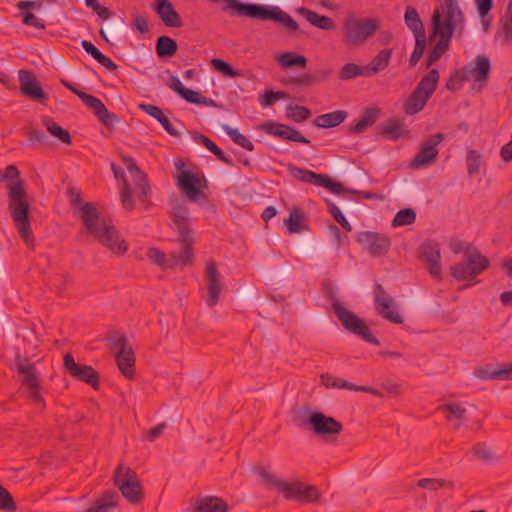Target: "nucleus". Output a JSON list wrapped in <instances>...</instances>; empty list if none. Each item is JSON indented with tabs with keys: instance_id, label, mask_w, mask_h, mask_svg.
<instances>
[{
	"instance_id": "nucleus-1",
	"label": "nucleus",
	"mask_w": 512,
	"mask_h": 512,
	"mask_svg": "<svg viewBox=\"0 0 512 512\" xmlns=\"http://www.w3.org/2000/svg\"><path fill=\"white\" fill-rule=\"evenodd\" d=\"M169 204L172 228L178 233L179 241L182 244L181 250L179 254L172 252L170 258H167L158 248L152 247L148 249L147 256L163 268L191 265L194 261L193 244L195 238L189 223V209L177 198L171 199Z\"/></svg>"
},
{
	"instance_id": "nucleus-2",
	"label": "nucleus",
	"mask_w": 512,
	"mask_h": 512,
	"mask_svg": "<svg viewBox=\"0 0 512 512\" xmlns=\"http://www.w3.org/2000/svg\"><path fill=\"white\" fill-rule=\"evenodd\" d=\"M80 212L83 227L89 235L118 256L127 252L128 245L126 241L121 237L110 219L100 217L95 203H84Z\"/></svg>"
},
{
	"instance_id": "nucleus-3",
	"label": "nucleus",
	"mask_w": 512,
	"mask_h": 512,
	"mask_svg": "<svg viewBox=\"0 0 512 512\" xmlns=\"http://www.w3.org/2000/svg\"><path fill=\"white\" fill-rule=\"evenodd\" d=\"M4 179H16L8 186V208L14 220L18 233L27 245L33 244L32 229L29 221V203L24 181L19 179V170L15 165H8L5 173L1 174Z\"/></svg>"
},
{
	"instance_id": "nucleus-4",
	"label": "nucleus",
	"mask_w": 512,
	"mask_h": 512,
	"mask_svg": "<svg viewBox=\"0 0 512 512\" xmlns=\"http://www.w3.org/2000/svg\"><path fill=\"white\" fill-rule=\"evenodd\" d=\"M121 158L126 169L130 173L135 186L134 190H132L130 183L124 177L123 170L115 164H112L111 168L115 178L123 180V186L120 192L123 207L128 211H132L134 209L135 205L132 200V195L134 194L138 201L143 205L144 209L150 208L152 205L150 201L151 187L146 174L139 169L132 157L122 155Z\"/></svg>"
},
{
	"instance_id": "nucleus-5",
	"label": "nucleus",
	"mask_w": 512,
	"mask_h": 512,
	"mask_svg": "<svg viewBox=\"0 0 512 512\" xmlns=\"http://www.w3.org/2000/svg\"><path fill=\"white\" fill-rule=\"evenodd\" d=\"M255 473L262 478L268 488L277 490L286 500L309 504L316 503L320 499L321 494L314 485L306 484L298 479H281L264 467H258Z\"/></svg>"
},
{
	"instance_id": "nucleus-6",
	"label": "nucleus",
	"mask_w": 512,
	"mask_h": 512,
	"mask_svg": "<svg viewBox=\"0 0 512 512\" xmlns=\"http://www.w3.org/2000/svg\"><path fill=\"white\" fill-rule=\"evenodd\" d=\"M465 28V17L457 0H440L431 17L430 40L436 36L452 38L455 32L461 34Z\"/></svg>"
},
{
	"instance_id": "nucleus-7",
	"label": "nucleus",
	"mask_w": 512,
	"mask_h": 512,
	"mask_svg": "<svg viewBox=\"0 0 512 512\" xmlns=\"http://www.w3.org/2000/svg\"><path fill=\"white\" fill-rule=\"evenodd\" d=\"M378 18L348 17L341 26L343 42L351 47L363 46L380 28Z\"/></svg>"
},
{
	"instance_id": "nucleus-8",
	"label": "nucleus",
	"mask_w": 512,
	"mask_h": 512,
	"mask_svg": "<svg viewBox=\"0 0 512 512\" xmlns=\"http://www.w3.org/2000/svg\"><path fill=\"white\" fill-rule=\"evenodd\" d=\"M15 365L17 373L22 376L21 388L26 398L44 407L45 402L42 396L40 376L35 365L30 363L28 359L21 357L16 359Z\"/></svg>"
},
{
	"instance_id": "nucleus-9",
	"label": "nucleus",
	"mask_w": 512,
	"mask_h": 512,
	"mask_svg": "<svg viewBox=\"0 0 512 512\" xmlns=\"http://www.w3.org/2000/svg\"><path fill=\"white\" fill-rule=\"evenodd\" d=\"M107 341L122 374L127 379H133L135 376L136 358L127 337L123 334L114 333L108 337Z\"/></svg>"
},
{
	"instance_id": "nucleus-10",
	"label": "nucleus",
	"mask_w": 512,
	"mask_h": 512,
	"mask_svg": "<svg viewBox=\"0 0 512 512\" xmlns=\"http://www.w3.org/2000/svg\"><path fill=\"white\" fill-rule=\"evenodd\" d=\"M332 310L347 331L370 344L380 345L379 340L371 333L366 323L356 314L345 308L339 301L335 300L332 303Z\"/></svg>"
},
{
	"instance_id": "nucleus-11",
	"label": "nucleus",
	"mask_w": 512,
	"mask_h": 512,
	"mask_svg": "<svg viewBox=\"0 0 512 512\" xmlns=\"http://www.w3.org/2000/svg\"><path fill=\"white\" fill-rule=\"evenodd\" d=\"M114 483L125 499L137 504L143 497L142 485L136 472L128 466L119 464L115 474Z\"/></svg>"
},
{
	"instance_id": "nucleus-12",
	"label": "nucleus",
	"mask_w": 512,
	"mask_h": 512,
	"mask_svg": "<svg viewBox=\"0 0 512 512\" xmlns=\"http://www.w3.org/2000/svg\"><path fill=\"white\" fill-rule=\"evenodd\" d=\"M488 266L487 257L475 250L469 253L463 262L454 264L450 268V274L457 281H469L486 270Z\"/></svg>"
},
{
	"instance_id": "nucleus-13",
	"label": "nucleus",
	"mask_w": 512,
	"mask_h": 512,
	"mask_svg": "<svg viewBox=\"0 0 512 512\" xmlns=\"http://www.w3.org/2000/svg\"><path fill=\"white\" fill-rule=\"evenodd\" d=\"M61 84L78 96L82 102L94 112L98 120L107 128L112 129L114 125L119 122V118L114 113H111L99 98L77 89L74 85L64 79H61Z\"/></svg>"
},
{
	"instance_id": "nucleus-14",
	"label": "nucleus",
	"mask_w": 512,
	"mask_h": 512,
	"mask_svg": "<svg viewBox=\"0 0 512 512\" xmlns=\"http://www.w3.org/2000/svg\"><path fill=\"white\" fill-rule=\"evenodd\" d=\"M287 170L289 173L297 180L304 182V183H310L314 184L319 187H324L328 189L330 192L334 194H341V193H348L350 192L349 189L344 188L343 185L340 182H336L332 180L328 175L326 174H317L313 171L300 168L293 163H289L287 165Z\"/></svg>"
},
{
	"instance_id": "nucleus-15",
	"label": "nucleus",
	"mask_w": 512,
	"mask_h": 512,
	"mask_svg": "<svg viewBox=\"0 0 512 512\" xmlns=\"http://www.w3.org/2000/svg\"><path fill=\"white\" fill-rule=\"evenodd\" d=\"M374 303L377 312L386 320L394 324H402L403 317L397 311V304L384 287L376 283L374 285Z\"/></svg>"
},
{
	"instance_id": "nucleus-16",
	"label": "nucleus",
	"mask_w": 512,
	"mask_h": 512,
	"mask_svg": "<svg viewBox=\"0 0 512 512\" xmlns=\"http://www.w3.org/2000/svg\"><path fill=\"white\" fill-rule=\"evenodd\" d=\"M63 365L65 371L73 378L91 385L95 390L99 389L100 376L92 366L76 363L69 353L64 355Z\"/></svg>"
},
{
	"instance_id": "nucleus-17",
	"label": "nucleus",
	"mask_w": 512,
	"mask_h": 512,
	"mask_svg": "<svg viewBox=\"0 0 512 512\" xmlns=\"http://www.w3.org/2000/svg\"><path fill=\"white\" fill-rule=\"evenodd\" d=\"M205 283L207 289L205 303L209 307H214L220 302V295L224 289V282L213 260L206 262Z\"/></svg>"
},
{
	"instance_id": "nucleus-18",
	"label": "nucleus",
	"mask_w": 512,
	"mask_h": 512,
	"mask_svg": "<svg viewBox=\"0 0 512 512\" xmlns=\"http://www.w3.org/2000/svg\"><path fill=\"white\" fill-rule=\"evenodd\" d=\"M357 242L372 257H381L388 253L391 239L385 235L372 231H362L357 235Z\"/></svg>"
},
{
	"instance_id": "nucleus-19",
	"label": "nucleus",
	"mask_w": 512,
	"mask_h": 512,
	"mask_svg": "<svg viewBox=\"0 0 512 512\" xmlns=\"http://www.w3.org/2000/svg\"><path fill=\"white\" fill-rule=\"evenodd\" d=\"M310 430L319 436L338 435L343 430L341 422L322 412H310L307 419Z\"/></svg>"
},
{
	"instance_id": "nucleus-20",
	"label": "nucleus",
	"mask_w": 512,
	"mask_h": 512,
	"mask_svg": "<svg viewBox=\"0 0 512 512\" xmlns=\"http://www.w3.org/2000/svg\"><path fill=\"white\" fill-rule=\"evenodd\" d=\"M443 139L444 135L442 133H435L430 136V138L423 143L420 151L411 160L410 168L419 169L434 163L439 153L437 146Z\"/></svg>"
},
{
	"instance_id": "nucleus-21",
	"label": "nucleus",
	"mask_w": 512,
	"mask_h": 512,
	"mask_svg": "<svg viewBox=\"0 0 512 512\" xmlns=\"http://www.w3.org/2000/svg\"><path fill=\"white\" fill-rule=\"evenodd\" d=\"M21 93L32 101L45 104L48 100L47 93L42 89L40 82L33 72L20 70L18 72Z\"/></svg>"
},
{
	"instance_id": "nucleus-22",
	"label": "nucleus",
	"mask_w": 512,
	"mask_h": 512,
	"mask_svg": "<svg viewBox=\"0 0 512 512\" xmlns=\"http://www.w3.org/2000/svg\"><path fill=\"white\" fill-rule=\"evenodd\" d=\"M261 130L266 134L273 135L284 140L299 142L307 145L311 143V141L303 136L300 131L285 124L269 121L261 125Z\"/></svg>"
},
{
	"instance_id": "nucleus-23",
	"label": "nucleus",
	"mask_w": 512,
	"mask_h": 512,
	"mask_svg": "<svg viewBox=\"0 0 512 512\" xmlns=\"http://www.w3.org/2000/svg\"><path fill=\"white\" fill-rule=\"evenodd\" d=\"M421 260L425 263L430 274L440 279L441 274V254L439 244L435 241H426L421 246Z\"/></svg>"
},
{
	"instance_id": "nucleus-24",
	"label": "nucleus",
	"mask_w": 512,
	"mask_h": 512,
	"mask_svg": "<svg viewBox=\"0 0 512 512\" xmlns=\"http://www.w3.org/2000/svg\"><path fill=\"white\" fill-rule=\"evenodd\" d=\"M177 185L180 190L192 201H196L199 195L204 197L200 191L201 179L191 171H182L177 177Z\"/></svg>"
},
{
	"instance_id": "nucleus-25",
	"label": "nucleus",
	"mask_w": 512,
	"mask_h": 512,
	"mask_svg": "<svg viewBox=\"0 0 512 512\" xmlns=\"http://www.w3.org/2000/svg\"><path fill=\"white\" fill-rule=\"evenodd\" d=\"M154 10L165 26L171 28L182 27L181 17L169 0H156Z\"/></svg>"
},
{
	"instance_id": "nucleus-26",
	"label": "nucleus",
	"mask_w": 512,
	"mask_h": 512,
	"mask_svg": "<svg viewBox=\"0 0 512 512\" xmlns=\"http://www.w3.org/2000/svg\"><path fill=\"white\" fill-rule=\"evenodd\" d=\"M379 133L388 140H398L409 134L404 122L398 118H390L377 127Z\"/></svg>"
},
{
	"instance_id": "nucleus-27",
	"label": "nucleus",
	"mask_w": 512,
	"mask_h": 512,
	"mask_svg": "<svg viewBox=\"0 0 512 512\" xmlns=\"http://www.w3.org/2000/svg\"><path fill=\"white\" fill-rule=\"evenodd\" d=\"M490 61L483 55H478L475 58V63L465 67L463 71L467 72L469 79L472 78L476 82L486 81L490 73Z\"/></svg>"
},
{
	"instance_id": "nucleus-28",
	"label": "nucleus",
	"mask_w": 512,
	"mask_h": 512,
	"mask_svg": "<svg viewBox=\"0 0 512 512\" xmlns=\"http://www.w3.org/2000/svg\"><path fill=\"white\" fill-rule=\"evenodd\" d=\"M297 13L303 16L311 25L321 30L330 31L334 30L336 27V24L332 18L325 15H320L308 8L300 7L297 9Z\"/></svg>"
},
{
	"instance_id": "nucleus-29",
	"label": "nucleus",
	"mask_w": 512,
	"mask_h": 512,
	"mask_svg": "<svg viewBox=\"0 0 512 512\" xmlns=\"http://www.w3.org/2000/svg\"><path fill=\"white\" fill-rule=\"evenodd\" d=\"M474 375L481 380L512 379V364L500 365L498 368L480 367L475 370Z\"/></svg>"
},
{
	"instance_id": "nucleus-30",
	"label": "nucleus",
	"mask_w": 512,
	"mask_h": 512,
	"mask_svg": "<svg viewBox=\"0 0 512 512\" xmlns=\"http://www.w3.org/2000/svg\"><path fill=\"white\" fill-rule=\"evenodd\" d=\"M139 109L156 119L169 135L174 137H178L180 135V133L171 124L169 118L159 107L151 104H139Z\"/></svg>"
},
{
	"instance_id": "nucleus-31",
	"label": "nucleus",
	"mask_w": 512,
	"mask_h": 512,
	"mask_svg": "<svg viewBox=\"0 0 512 512\" xmlns=\"http://www.w3.org/2000/svg\"><path fill=\"white\" fill-rule=\"evenodd\" d=\"M332 73H333V69H331V68L318 70L314 74L304 73L297 77H291L289 79V83L302 85V86H313L315 84H318L320 82L327 80Z\"/></svg>"
},
{
	"instance_id": "nucleus-32",
	"label": "nucleus",
	"mask_w": 512,
	"mask_h": 512,
	"mask_svg": "<svg viewBox=\"0 0 512 512\" xmlns=\"http://www.w3.org/2000/svg\"><path fill=\"white\" fill-rule=\"evenodd\" d=\"M391 56L392 49H382L376 56L373 57L370 63L365 66L366 77H372L379 71L387 68L389 66Z\"/></svg>"
},
{
	"instance_id": "nucleus-33",
	"label": "nucleus",
	"mask_w": 512,
	"mask_h": 512,
	"mask_svg": "<svg viewBox=\"0 0 512 512\" xmlns=\"http://www.w3.org/2000/svg\"><path fill=\"white\" fill-rule=\"evenodd\" d=\"M194 510L196 512H227V503L218 497L207 496L198 500Z\"/></svg>"
},
{
	"instance_id": "nucleus-34",
	"label": "nucleus",
	"mask_w": 512,
	"mask_h": 512,
	"mask_svg": "<svg viewBox=\"0 0 512 512\" xmlns=\"http://www.w3.org/2000/svg\"><path fill=\"white\" fill-rule=\"evenodd\" d=\"M347 117V112L337 110L317 116L313 120V125L320 128H332L340 125Z\"/></svg>"
},
{
	"instance_id": "nucleus-35",
	"label": "nucleus",
	"mask_w": 512,
	"mask_h": 512,
	"mask_svg": "<svg viewBox=\"0 0 512 512\" xmlns=\"http://www.w3.org/2000/svg\"><path fill=\"white\" fill-rule=\"evenodd\" d=\"M440 76L437 69L430 70L417 84L415 90L419 93L431 98L435 92Z\"/></svg>"
},
{
	"instance_id": "nucleus-36",
	"label": "nucleus",
	"mask_w": 512,
	"mask_h": 512,
	"mask_svg": "<svg viewBox=\"0 0 512 512\" xmlns=\"http://www.w3.org/2000/svg\"><path fill=\"white\" fill-rule=\"evenodd\" d=\"M380 116V109L367 108L363 115L351 126L350 131L355 134L363 133L367 128L372 126Z\"/></svg>"
},
{
	"instance_id": "nucleus-37",
	"label": "nucleus",
	"mask_w": 512,
	"mask_h": 512,
	"mask_svg": "<svg viewBox=\"0 0 512 512\" xmlns=\"http://www.w3.org/2000/svg\"><path fill=\"white\" fill-rule=\"evenodd\" d=\"M191 137L195 142L204 145L220 161L229 166L233 165V162L226 157L224 152L210 138L197 131L192 132Z\"/></svg>"
},
{
	"instance_id": "nucleus-38",
	"label": "nucleus",
	"mask_w": 512,
	"mask_h": 512,
	"mask_svg": "<svg viewBox=\"0 0 512 512\" xmlns=\"http://www.w3.org/2000/svg\"><path fill=\"white\" fill-rule=\"evenodd\" d=\"M404 21L407 27L412 31L415 36L426 35L423 22L417 12L412 6H407L404 14Z\"/></svg>"
},
{
	"instance_id": "nucleus-39",
	"label": "nucleus",
	"mask_w": 512,
	"mask_h": 512,
	"mask_svg": "<svg viewBox=\"0 0 512 512\" xmlns=\"http://www.w3.org/2000/svg\"><path fill=\"white\" fill-rule=\"evenodd\" d=\"M42 124L45 126L47 131L55 138H57L60 142L66 145L72 144V137L67 129L61 127L58 123H56L53 119L49 117H44L42 119Z\"/></svg>"
},
{
	"instance_id": "nucleus-40",
	"label": "nucleus",
	"mask_w": 512,
	"mask_h": 512,
	"mask_svg": "<svg viewBox=\"0 0 512 512\" xmlns=\"http://www.w3.org/2000/svg\"><path fill=\"white\" fill-rule=\"evenodd\" d=\"M155 49L159 58H170L177 53L178 44L169 36H160L156 40Z\"/></svg>"
},
{
	"instance_id": "nucleus-41",
	"label": "nucleus",
	"mask_w": 512,
	"mask_h": 512,
	"mask_svg": "<svg viewBox=\"0 0 512 512\" xmlns=\"http://www.w3.org/2000/svg\"><path fill=\"white\" fill-rule=\"evenodd\" d=\"M429 99L414 89L404 103L403 110L407 115L417 114L425 107Z\"/></svg>"
},
{
	"instance_id": "nucleus-42",
	"label": "nucleus",
	"mask_w": 512,
	"mask_h": 512,
	"mask_svg": "<svg viewBox=\"0 0 512 512\" xmlns=\"http://www.w3.org/2000/svg\"><path fill=\"white\" fill-rule=\"evenodd\" d=\"M81 46L89 55L109 71H115L117 69V65L110 58L105 56L92 42L83 40Z\"/></svg>"
},
{
	"instance_id": "nucleus-43",
	"label": "nucleus",
	"mask_w": 512,
	"mask_h": 512,
	"mask_svg": "<svg viewBox=\"0 0 512 512\" xmlns=\"http://www.w3.org/2000/svg\"><path fill=\"white\" fill-rule=\"evenodd\" d=\"M438 38V42L430 51L427 59H426V67L432 66L435 62H437L443 54H445L449 50L451 39L444 36H436Z\"/></svg>"
},
{
	"instance_id": "nucleus-44",
	"label": "nucleus",
	"mask_w": 512,
	"mask_h": 512,
	"mask_svg": "<svg viewBox=\"0 0 512 512\" xmlns=\"http://www.w3.org/2000/svg\"><path fill=\"white\" fill-rule=\"evenodd\" d=\"M475 4L481 19L483 31L488 32L493 22V17L490 14L493 7V0H475Z\"/></svg>"
},
{
	"instance_id": "nucleus-45",
	"label": "nucleus",
	"mask_w": 512,
	"mask_h": 512,
	"mask_svg": "<svg viewBox=\"0 0 512 512\" xmlns=\"http://www.w3.org/2000/svg\"><path fill=\"white\" fill-rule=\"evenodd\" d=\"M500 22L501 27L495 33L494 40L501 46H510L512 45V19L504 16Z\"/></svg>"
},
{
	"instance_id": "nucleus-46",
	"label": "nucleus",
	"mask_w": 512,
	"mask_h": 512,
	"mask_svg": "<svg viewBox=\"0 0 512 512\" xmlns=\"http://www.w3.org/2000/svg\"><path fill=\"white\" fill-rule=\"evenodd\" d=\"M440 409L445 413L448 421H457L455 428L458 429L465 418L466 409L460 403H448L441 406Z\"/></svg>"
},
{
	"instance_id": "nucleus-47",
	"label": "nucleus",
	"mask_w": 512,
	"mask_h": 512,
	"mask_svg": "<svg viewBox=\"0 0 512 512\" xmlns=\"http://www.w3.org/2000/svg\"><path fill=\"white\" fill-rule=\"evenodd\" d=\"M417 486L425 490L437 491L441 488L452 489L454 484L452 481L441 478H422L417 481Z\"/></svg>"
},
{
	"instance_id": "nucleus-48",
	"label": "nucleus",
	"mask_w": 512,
	"mask_h": 512,
	"mask_svg": "<svg viewBox=\"0 0 512 512\" xmlns=\"http://www.w3.org/2000/svg\"><path fill=\"white\" fill-rule=\"evenodd\" d=\"M179 96L192 104H199L207 107L217 106V103L213 99L201 96L198 92L186 87Z\"/></svg>"
},
{
	"instance_id": "nucleus-49",
	"label": "nucleus",
	"mask_w": 512,
	"mask_h": 512,
	"mask_svg": "<svg viewBox=\"0 0 512 512\" xmlns=\"http://www.w3.org/2000/svg\"><path fill=\"white\" fill-rule=\"evenodd\" d=\"M279 64L282 67L288 68L292 66H299L305 68L307 65V58L304 55H299L295 52H285L278 58Z\"/></svg>"
},
{
	"instance_id": "nucleus-50",
	"label": "nucleus",
	"mask_w": 512,
	"mask_h": 512,
	"mask_svg": "<svg viewBox=\"0 0 512 512\" xmlns=\"http://www.w3.org/2000/svg\"><path fill=\"white\" fill-rule=\"evenodd\" d=\"M223 129L227 135L242 148L248 151H252L254 149L253 142L243 135L238 129L232 128L229 125H224Z\"/></svg>"
},
{
	"instance_id": "nucleus-51",
	"label": "nucleus",
	"mask_w": 512,
	"mask_h": 512,
	"mask_svg": "<svg viewBox=\"0 0 512 512\" xmlns=\"http://www.w3.org/2000/svg\"><path fill=\"white\" fill-rule=\"evenodd\" d=\"M359 76L366 77V68L355 63H346L339 71L340 80H350Z\"/></svg>"
},
{
	"instance_id": "nucleus-52",
	"label": "nucleus",
	"mask_w": 512,
	"mask_h": 512,
	"mask_svg": "<svg viewBox=\"0 0 512 512\" xmlns=\"http://www.w3.org/2000/svg\"><path fill=\"white\" fill-rule=\"evenodd\" d=\"M416 220V211L413 208H404L397 212L392 220V227H400L413 224Z\"/></svg>"
},
{
	"instance_id": "nucleus-53",
	"label": "nucleus",
	"mask_w": 512,
	"mask_h": 512,
	"mask_svg": "<svg viewBox=\"0 0 512 512\" xmlns=\"http://www.w3.org/2000/svg\"><path fill=\"white\" fill-rule=\"evenodd\" d=\"M286 114L288 118L298 123L308 120L312 115L310 109L298 105H289L286 109Z\"/></svg>"
},
{
	"instance_id": "nucleus-54",
	"label": "nucleus",
	"mask_w": 512,
	"mask_h": 512,
	"mask_svg": "<svg viewBox=\"0 0 512 512\" xmlns=\"http://www.w3.org/2000/svg\"><path fill=\"white\" fill-rule=\"evenodd\" d=\"M211 66L226 77L235 78L243 75L240 70L234 69L229 63L219 58H213Z\"/></svg>"
},
{
	"instance_id": "nucleus-55",
	"label": "nucleus",
	"mask_w": 512,
	"mask_h": 512,
	"mask_svg": "<svg viewBox=\"0 0 512 512\" xmlns=\"http://www.w3.org/2000/svg\"><path fill=\"white\" fill-rule=\"evenodd\" d=\"M303 220V212L301 209L296 208L294 209L289 218L285 220V224L287 226V229L290 233H299L302 231V223Z\"/></svg>"
},
{
	"instance_id": "nucleus-56",
	"label": "nucleus",
	"mask_w": 512,
	"mask_h": 512,
	"mask_svg": "<svg viewBox=\"0 0 512 512\" xmlns=\"http://www.w3.org/2000/svg\"><path fill=\"white\" fill-rule=\"evenodd\" d=\"M325 202L327 204L328 211L333 216L334 220L338 222L345 231H352V226L346 220L345 216L343 215L339 207L336 206L331 200L326 199Z\"/></svg>"
},
{
	"instance_id": "nucleus-57",
	"label": "nucleus",
	"mask_w": 512,
	"mask_h": 512,
	"mask_svg": "<svg viewBox=\"0 0 512 512\" xmlns=\"http://www.w3.org/2000/svg\"><path fill=\"white\" fill-rule=\"evenodd\" d=\"M426 48V35L415 36V47L409 59V65L414 67L422 57Z\"/></svg>"
},
{
	"instance_id": "nucleus-58",
	"label": "nucleus",
	"mask_w": 512,
	"mask_h": 512,
	"mask_svg": "<svg viewBox=\"0 0 512 512\" xmlns=\"http://www.w3.org/2000/svg\"><path fill=\"white\" fill-rule=\"evenodd\" d=\"M467 80H469L467 72L463 71V69L459 70L448 78L446 88L452 92L457 91L461 89L463 83Z\"/></svg>"
},
{
	"instance_id": "nucleus-59",
	"label": "nucleus",
	"mask_w": 512,
	"mask_h": 512,
	"mask_svg": "<svg viewBox=\"0 0 512 512\" xmlns=\"http://www.w3.org/2000/svg\"><path fill=\"white\" fill-rule=\"evenodd\" d=\"M466 162H467L469 177H473L479 173L480 165H481V155L477 151H475V150L468 151L467 157H466Z\"/></svg>"
},
{
	"instance_id": "nucleus-60",
	"label": "nucleus",
	"mask_w": 512,
	"mask_h": 512,
	"mask_svg": "<svg viewBox=\"0 0 512 512\" xmlns=\"http://www.w3.org/2000/svg\"><path fill=\"white\" fill-rule=\"evenodd\" d=\"M25 134L28 136L29 145L34 143L46 145L48 143L47 135L43 131L36 129L33 126L25 127Z\"/></svg>"
},
{
	"instance_id": "nucleus-61",
	"label": "nucleus",
	"mask_w": 512,
	"mask_h": 512,
	"mask_svg": "<svg viewBox=\"0 0 512 512\" xmlns=\"http://www.w3.org/2000/svg\"><path fill=\"white\" fill-rule=\"evenodd\" d=\"M16 504L9 491L0 484V510L13 512L16 510Z\"/></svg>"
},
{
	"instance_id": "nucleus-62",
	"label": "nucleus",
	"mask_w": 512,
	"mask_h": 512,
	"mask_svg": "<svg viewBox=\"0 0 512 512\" xmlns=\"http://www.w3.org/2000/svg\"><path fill=\"white\" fill-rule=\"evenodd\" d=\"M287 97V93L284 91L274 92L272 90H266L260 98V105L267 107L273 105L276 101Z\"/></svg>"
},
{
	"instance_id": "nucleus-63",
	"label": "nucleus",
	"mask_w": 512,
	"mask_h": 512,
	"mask_svg": "<svg viewBox=\"0 0 512 512\" xmlns=\"http://www.w3.org/2000/svg\"><path fill=\"white\" fill-rule=\"evenodd\" d=\"M473 454L484 461H489L492 459V452L490 449L483 443H478L473 447Z\"/></svg>"
},
{
	"instance_id": "nucleus-64",
	"label": "nucleus",
	"mask_w": 512,
	"mask_h": 512,
	"mask_svg": "<svg viewBox=\"0 0 512 512\" xmlns=\"http://www.w3.org/2000/svg\"><path fill=\"white\" fill-rule=\"evenodd\" d=\"M133 27L142 34L149 32L147 18L140 14H133Z\"/></svg>"
}]
</instances>
